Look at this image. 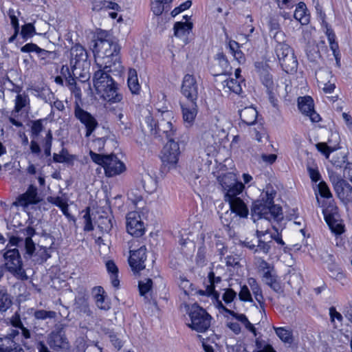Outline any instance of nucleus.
Wrapping results in <instances>:
<instances>
[{
    "label": "nucleus",
    "instance_id": "12",
    "mask_svg": "<svg viewBox=\"0 0 352 352\" xmlns=\"http://www.w3.org/2000/svg\"><path fill=\"white\" fill-rule=\"evenodd\" d=\"M126 230L132 236L139 237L144 234L145 228L140 215L135 211L130 212L126 217Z\"/></svg>",
    "mask_w": 352,
    "mask_h": 352
},
{
    "label": "nucleus",
    "instance_id": "30",
    "mask_svg": "<svg viewBox=\"0 0 352 352\" xmlns=\"http://www.w3.org/2000/svg\"><path fill=\"white\" fill-rule=\"evenodd\" d=\"M244 188V186L242 182H237L236 184L232 185L231 188L224 191L225 193V201L226 202L238 199V195L241 194Z\"/></svg>",
    "mask_w": 352,
    "mask_h": 352
},
{
    "label": "nucleus",
    "instance_id": "54",
    "mask_svg": "<svg viewBox=\"0 0 352 352\" xmlns=\"http://www.w3.org/2000/svg\"><path fill=\"white\" fill-rule=\"evenodd\" d=\"M208 278L210 282V285H208V292L209 293H215L214 284L221 281V277L215 276L214 273L211 271L209 272Z\"/></svg>",
    "mask_w": 352,
    "mask_h": 352
},
{
    "label": "nucleus",
    "instance_id": "31",
    "mask_svg": "<svg viewBox=\"0 0 352 352\" xmlns=\"http://www.w3.org/2000/svg\"><path fill=\"white\" fill-rule=\"evenodd\" d=\"M12 305L11 296L8 293L7 289L0 287V312H6Z\"/></svg>",
    "mask_w": 352,
    "mask_h": 352
},
{
    "label": "nucleus",
    "instance_id": "2",
    "mask_svg": "<svg viewBox=\"0 0 352 352\" xmlns=\"http://www.w3.org/2000/svg\"><path fill=\"white\" fill-rule=\"evenodd\" d=\"M276 191L267 189L261 193V199L255 201L252 208V217L254 221L264 219L270 221L272 219L280 221L283 219L282 208L274 204Z\"/></svg>",
    "mask_w": 352,
    "mask_h": 352
},
{
    "label": "nucleus",
    "instance_id": "22",
    "mask_svg": "<svg viewBox=\"0 0 352 352\" xmlns=\"http://www.w3.org/2000/svg\"><path fill=\"white\" fill-rule=\"evenodd\" d=\"M93 293L97 307L100 309L109 310L111 306L109 302L106 300L104 289L100 286L95 287L93 289Z\"/></svg>",
    "mask_w": 352,
    "mask_h": 352
},
{
    "label": "nucleus",
    "instance_id": "40",
    "mask_svg": "<svg viewBox=\"0 0 352 352\" xmlns=\"http://www.w3.org/2000/svg\"><path fill=\"white\" fill-rule=\"evenodd\" d=\"M38 58L43 61V64L51 63L57 57L56 53L54 51H47L40 48L38 52Z\"/></svg>",
    "mask_w": 352,
    "mask_h": 352
},
{
    "label": "nucleus",
    "instance_id": "63",
    "mask_svg": "<svg viewBox=\"0 0 352 352\" xmlns=\"http://www.w3.org/2000/svg\"><path fill=\"white\" fill-rule=\"evenodd\" d=\"M236 297V292L232 289H227L223 294V300L226 304L230 303Z\"/></svg>",
    "mask_w": 352,
    "mask_h": 352
},
{
    "label": "nucleus",
    "instance_id": "15",
    "mask_svg": "<svg viewBox=\"0 0 352 352\" xmlns=\"http://www.w3.org/2000/svg\"><path fill=\"white\" fill-rule=\"evenodd\" d=\"M179 103L184 124L186 127H190L193 124L198 112L197 101L181 100Z\"/></svg>",
    "mask_w": 352,
    "mask_h": 352
},
{
    "label": "nucleus",
    "instance_id": "1",
    "mask_svg": "<svg viewBox=\"0 0 352 352\" xmlns=\"http://www.w3.org/2000/svg\"><path fill=\"white\" fill-rule=\"evenodd\" d=\"M120 47L106 32L98 34L93 47L95 62L98 68L94 73V85L102 97L112 102H119L122 95L119 93L118 84L109 73L122 69L120 56Z\"/></svg>",
    "mask_w": 352,
    "mask_h": 352
},
{
    "label": "nucleus",
    "instance_id": "61",
    "mask_svg": "<svg viewBox=\"0 0 352 352\" xmlns=\"http://www.w3.org/2000/svg\"><path fill=\"white\" fill-rule=\"evenodd\" d=\"M294 17L302 25L308 24L309 22V16L308 14H307V12L295 11Z\"/></svg>",
    "mask_w": 352,
    "mask_h": 352
},
{
    "label": "nucleus",
    "instance_id": "44",
    "mask_svg": "<svg viewBox=\"0 0 352 352\" xmlns=\"http://www.w3.org/2000/svg\"><path fill=\"white\" fill-rule=\"evenodd\" d=\"M327 268L330 272V276L333 278L341 280L344 277L341 269L335 261L330 262L329 264L327 265Z\"/></svg>",
    "mask_w": 352,
    "mask_h": 352
},
{
    "label": "nucleus",
    "instance_id": "14",
    "mask_svg": "<svg viewBox=\"0 0 352 352\" xmlns=\"http://www.w3.org/2000/svg\"><path fill=\"white\" fill-rule=\"evenodd\" d=\"M8 320L10 325L14 328V329H17L19 331V342L26 346L27 340L32 338V334L30 330L24 326L19 312L16 311Z\"/></svg>",
    "mask_w": 352,
    "mask_h": 352
},
{
    "label": "nucleus",
    "instance_id": "24",
    "mask_svg": "<svg viewBox=\"0 0 352 352\" xmlns=\"http://www.w3.org/2000/svg\"><path fill=\"white\" fill-rule=\"evenodd\" d=\"M279 63L283 69L287 73H292L297 69L298 60L293 52L289 53L286 58L279 61Z\"/></svg>",
    "mask_w": 352,
    "mask_h": 352
},
{
    "label": "nucleus",
    "instance_id": "5",
    "mask_svg": "<svg viewBox=\"0 0 352 352\" xmlns=\"http://www.w3.org/2000/svg\"><path fill=\"white\" fill-rule=\"evenodd\" d=\"M66 325L58 323L47 336V344L55 351L67 350L69 348V342L65 336Z\"/></svg>",
    "mask_w": 352,
    "mask_h": 352
},
{
    "label": "nucleus",
    "instance_id": "27",
    "mask_svg": "<svg viewBox=\"0 0 352 352\" xmlns=\"http://www.w3.org/2000/svg\"><path fill=\"white\" fill-rule=\"evenodd\" d=\"M331 232L335 235H340L344 232V225L342 220L339 217L331 218L325 220Z\"/></svg>",
    "mask_w": 352,
    "mask_h": 352
},
{
    "label": "nucleus",
    "instance_id": "16",
    "mask_svg": "<svg viewBox=\"0 0 352 352\" xmlns=\"http://www.w3.org/2000/svg\"><path fill=\"white\" fill-rule=\"evenodd\" d=\"M103 168L105 175L109 177L120 175L126 169L124 164L113 154L108 155Z\"/></svg>",
    "mask_w": 352,
    "mask_h": 352
},
{
    "label": "nucleus",
    "instance_id": "59",
    "mask_svg": "<svg viewBox=\"0 0 352 352\" xmlns=\"http://www.w3.org/2000/svg\"><path fill=\"white\" fill-rule=\"evenodd\" d=\"M239 296L241 300L243 301H252L250 292L246 285H243L241 287V290L239 294Z\"/></svg>",
    "mask_w": 352,
    "mask_h": 352
},
{
    "label": "nucleus",
    "instance_id": "47",
    "mask_svg": "<svg viewBox=\"0 0 352 352\" xmlns=\"http://www.w3.org/2000/svg\"><path fill=\"white\" fill-rule=\"evenodd\" d=\"M113 227L112 219L109 217H100L98 221V228L101 231L109 232Z\"/></svg>",
    "mask_w": 352,
    "mask_h": 352
},
{
    "label": "nucleus",
    "instance_id": "18",
    "mask_svg": "<svg viewBox=\"0 0 352 352\" xmlns=\"http://www.w3.org/2000/svg\"><path fill=\"white\" fill-rule=\"evenodd\" d=\"M161 115L164 118L161 120H157V134L159 135L165 134L168 141L171 140V139L175 140L177 139L176 130L173 129V124L170 121L165 120V118H168L171 116V113L166 111L162 112Z\"/></svg>",
    "mask_w": 352,
    "mask_h": 352
},
{
    "label": "nucleus",
    "instance_id": "9",
    "mask_svg": "<svg viewBox=\"0 0 352 352\" xmlns=\"http://www.w3.org/2000/svg\"><path fill=\"white\" fill-rule=\"evenodd\" d=\"M19 342V331L11 329L5 336H0V352H22Z\"/></svg>",
    "mask_w": 352,
    "mask_h": 352
},
{
    "label": "nucleus",
    "instance_id": "60",
    "mask_svg": "<svg viewBox=\"0 0 352 352\" xmlns=\"http://www.w3.org/2000/svg\"><path fill=\"white\" fill-rule=\"evenodd\" d=\"M69 155L67 151L63 148L60 154L54 153L53 160L56 163H63L69 161Z\"/></svg>",
    "mask_w": 352,
    "mask_h": 352
},
{
    "label": "nucleus",
    "instance_id": "51",
    "mask_svg": "<svg viewBox=\"0 0 352 352\" xmlns=\"http://www.w3.org/2000/svg\"><path fill=\"white\" fill-rule=\"evenodd\" d=\"M306 54L308 59L314 62L320 57V54L317 46H309L306 50Z\"/></svg>",
    "mask_w": 352,
    "mask_h": 352
},
{
    "label": "nucleus",
    "instance_id": "11",
    "mask_svg": "<svg viewBox=\"0 0 352 352\" xmlns=\"http://www.w3.org/2000/svg\"><path fill=\"white\" fill-rule=\"evenodd\" d=\"M181 93L186 100H197L199 96V85L196 78L191 74H186L183 78Z\"/></svg>",
    "mask_w": 352,
    "mask_h": 352
},
{
    "label": "nucleus",
    "instance_id": "43",
    "mask_svg": "<svg viewBox=\"0 0 352 352\" xmlns=\"http://www.w3.org/2000/svg\"><path fill=\"white\" fill-rule=\"evenodd\" d=\"M56 312L54 311H47L44 309H38L34 311L33 316L36 320H44L47 318H55L56 317Z\"/></svg>",
    "mask_w": 352,
    "mask_h": 352
},
{
    "label": "nucleus",
    "instance_id": "13",
    "mask_svg": "<svg viewBox=\"0 0 352 352\" xmlns=\"http://www.w3.org/2000/svg\"><path fill=\"white\" fill-rule=\"evenodd\" d=\"M41 201V199L38 195L37 188L31 184L24 193L20 195L16 198V201L13 203V205L27 208L30 205L38 204Z\"/></svg>",
    "mask_w": 352,
    "mask_h": 352
},
{
    "label": "nucleus",
    "instance_id": "7",
    "mask_svg": "<svg viewBox=\"0 0 352 352\" xmlns=\"http://www.w3.org/2000/svg\"><path fill=\"white\" fill-rule=\"evenodd\" d=\"M179 154L178 142L173 139L168 141L162 149L161 155V160L164 167H167L168 169L175 168L179 160Z\"/></svg>",
    "mask_w": 352,
    "mask_h": 352
},
{
    "label": "nucleus",
    "instance_id": "25",
    "mask_svg": "<svg viewBox=\"0 0 352 352\" xmlns=\"http://www.w3.org/2000/svg\"><path fill=\"white\" fill-rule=\"evenodd\" d=\"M184 18L186 21L176 22L174 25L175 35L177 37L188 35L192 28V23L187 21L188 16H185Z\"/></svg>",
    "mask_w": 352,
    "mask_h": 352
},
{
    "label": "nucleus",
    "instance_id": "50",
    "mask_svg": "<svg viewBox=\"0 0 352 352\" xmlns=\"http://www.w3.org/2000/svg\"><path fill=\"white\" fill-rule=\"evenodd\" d=\"M43 129V120H37L32 122L31 133L33 138H36Z\"/></svg>",
    "mask_w": 352,
    "mask_h": 352
},
{
    "label": "nucleus",
    "instance_id": "58",
    "mask_svg": "<svg viewBox=\"0 0 352 352\" xmlns=\"http://www.w3.org/2000/svg\"><path fill=\"white\" fill-rule=\"evenodd\" d=\"M317 149L318 151H320L321 153H322L326 158H329L330 153L334 151L333 148L329 146L326 143L324 142H320L318 143L316 145Z\"/></svg>",
    "mask_w": 352,
    "mask_h": 352
},
{
    "label": "nucleus",
    "instance_id": "26",
    "mask_svg": "<svg viewBox=\"0 0 352 352\" xmlns=\"http://www.w3.org/2000/svg\"><path fill=\"white\" fill-rule=\"evenodd\" d=\"M128 87L133 94H138L140 91V85L138 82V74L135 69H130L128 73Z\"/></svg>",
    "mask_w": 352,
    "mask_h": 352
},
{
    "label": "nucleus",
    "instance_id": "8",
    "mask_svg": "<svg viewBox=\"0 0 352 352\" xmlns=\"http://www.w3.org/2000/svg\"><path fill=\"white\" fill-rule=\"evenodd\" d=\"M88 55L85 49L80 44H76L70 50L69 64L74 76H76L74 71L76 69H83L89 65L87 61Z\"/></svg>",
    "mask_w": 352,
    "mask_h": 352
},
{
    "label": "nucleus",
    "instance_id": "48",
    "mask_svg": "<svg viewBox=\"0 0 352 352\" xmlns=\"http://www.w3.org/2000/svg\"><path fill=\"white\" fill-rule=\"evenodd\" d=\"M268 239L265 238L263 240H258V245L256 247L255 252H261L263 254H268L271 249V241H267Z\"/></svg>",
    "mask_w": 352,
    "mask_h": 352
},
{
    "label": "nucleus",
    "instance_id": "23",
    "mask_svg": "<svg viewBox=\"0 0 352 352\" xmlns=\"http://www.w3.org/2000/svg\"><path fill=\"white\" fill-rule=\"evenodd\" d=\"M240 118L243 123L250 126L255 124L258 112L255 108L252 107H248L244 108L240 111Z\"/></svg>",
    "mask_w": 352,
    "mask_h": 352
},
{
    "label": "nucleus",
    "instance_id": "56",
    "mask_svg": "<svg viewBox=\"0 0 352 352\" xmlns=\"http://www.w3.org/2000/svg\"><path fill=\"white\" fill-rule=\"evenodd\" d=\"M318 188L319 193L321 197L327 198V199L332 197V194H331L327 184L324 182H323V181L320 182L318 185Z\"/></svg>",
    "mask_w": 352,
    "mask_h": 352
},
{
    "label": "nucleus",
    "instance_id": "34",
    "mask_svg": "<svg viewBox=\"0 0 352 352\" xmlns=\"http://www.w3.org/2000/svg\"><path fill=\"white\" fill-rule=\"evenodd\" d=\"M108 272L111 274V284L114 287H118L120 281L118 278V269L113 261H108L106 263Z\"/></svg>",
    "mask_w": 352,
    "mask_h": 352
},
{
    "label": "nucleus",
    "instance_id": "39",
    "mask_svg": "<svg viewBox=\"0 0 352 352\" xmlns=\"http://www.w3.org/2000/svg\"><path fill=\"white\" fill-rule=\"evenodd\" d=\"M346 160V155L345 153H340L333 155L330 162L336 168H343L344 169L346 164L348 163Z\"/></svg>",
    "mask_w": 352,
    "mask_h": 352
},
{
    "label": "nucleus",
    "instance_id": "64",
    "mask_svg": "<svg viewBox=\"0 0 352 352\" xmlns=\"http://www.w3.org/2000/svg\"><path fill=\"white\" fill-rule=\"evenodd\" d=\"M307 171L312 182H317L320 179L321 176L317 168L307 166Z\"/></svg>",
    "mask_w": 352,
    "mask_h": 352
},
{
    "label": "nucleus",
    "instance_id": "53",
    "mask_svg": "<svg viewBox=\"0 0 352 352\" xmlns=\"http://www.w3.org/2000/svg\"><path fill=\"white\" fill-rule=\"evenodd\" d=\"M89 155L94 162L102 167H104L106 162V158L108 157V155L98 154L92 151H90Z\"/></svg>",
    "mask_w": 352,
    "mask_h": 352
},
{
    "label": "nucleus",
    "instance_id": "35",
    "mask_svg": "<svg viewBox=\"0 0 352 352\" xmlns=\"http://www.w3.org/2000/svg\"><path fill=\"white\" fill-rule=\"evenodd\" d=\"M292 52L291 47L285 43L277 42L275 45V52L279 61L286 58Z\"/></svg>",
    "mask_w": 352,
    "mask_h": 352
},
{
    "label": "nucleus",
    "instance_id": "10",
    "mask_svg": "<svg viewBox=\"0 0 352 352\" xmlns=\"http://www.w3.org/2000/svg\"><path fill=\"white\" fill-rule=\"evenodd\" d=\"M74 116L85 126L86 137H89L98 126L96 119L77 103L74 107Z\"/></svg>",
    "mask_w": 352,
    "mask_h": 352
},
{
    "label": "nucleus",
    "instance_id": "29",
    "mask_svg": "<svg viewBox=\"0 0 352 352\" xmlns=\"http://www.w3.org/2000/svg\"><path fill=\"white\" fill-rule=\"evenodd\" d=\"M61 74L65 76L66 74H68V76L65 77L67 86L69 87L70 91L74 94L76 96H79L80 94V89L78 87H77L76 78L72 76L68 67L63 66L61 69Z\"/></svg>",
    "mask_w": 352,
    "mask_h": 352
},
{
    "label": "nucleus",
    "instance_id": "33",
    "mask_svg": "<svg viewBox=\"0 0 352 352\" xmlns=\"http://www.w3.org/2000/svg\"><path fill=\"white\" fill-rule=\"evenodd\" d=\"M260 76L263 84L267 88V94L271 95L274 87L272 74L267 69H263L260 71Z\"/></svg>",
    "mask_w": 352,
    "mask_h": 352
},
{
    "label": "nucleus",
    "instance_id": "37",
    "mask_svg": "<svg viewBox=\"0 0 352 352\" xmlns=\"http://www.w3.org/2000/svg\"><path fill=\"white\" fill-rule=\"evenodd\" d=\"M323 214L325 220L340 217L338 208L333 201L329 202L328 206L323 210Z\"/></svg>",
    "mask_w": 352,
    "mask_h": 352
},
{
    "label": "nucleus",
    "instance_id": "57",
    "mask_svg": "<svg viewBox=\"0 0 352 352\" xmlns=\"http://www.w3.org/2000/svg\"><path fill=\"white\" fill-rule=\"evenodd\" d=\"M83 219L85 220V231H91L94 230V226L92 224L91 218L90 216V208L88 207L85 210V214L83 215Z\"/></svg>",
    "mask_w": 352,
    "mask_h": 352
},
{
    "label": "nucleus",
    "instance_id": "55",
    "mask_svg": "<svg viewBox=\"0 0 352 352\" xmlns=\"http://www.w3.org/2000/svg\"><path fill=\"white\" fill-rule=\"evenodd\" d=\"M195 262L197 265L203 267L206 265V251L204 248H199L195 257Z\"/></svg>",
    "mask_w": 352,
    "mask_h": 352
},
{
    "label": "nucleus",
    "instance_id": "45",
    "mask_svg": "<svg viewBox=\"0 0 352 352\" xmlns=\"http://www.w3.org/2000/svg\"><path fill=\"white\" fill-rule=\"evenodd\" d=\"M29 104L28 96L24 94H18L15 99V107L14 111L16 113L21 111L24 107Z\"/></svg>",
    "mask_w": 352,
    "mask_h": 352
},
{
    "label": "nucleus",
    "instance_id": "46",
    "mask_svg": "<svg viewBox=\"0 0 352 352\" xmlns=\"http://www.w3.org/2000/svg\"><path fill=\"white\" fill-rule=\"evenodd\" d=\"M52 133L51 130H49L42 142V145L44 148V154L46 157L51 155V148L52 144Z\"/></svg>",
    "mask_w": 352,
    "mask_h": 352
},
{
    "label": "nucleus",
    "instance_id": "52",
    "mask_svg": "<svg viewBox=\"0 0 352 352\" xmlns=\"http://www.w3.org/2000/svg\"><path fill=\"white\" fill-rule=\"evenodd\" d=\"M253 294L254 295V298L256 301L259 303L261 307L263 309L264 308V302H263V296L262 294V291L261 287L258 284H254L252 286L251 288Z\"/></svg>",
    "mask_w": 352,
    "mask_h": 352
},
{
    "label": "nucleus",
    "instance_id": "4",
    "mask_svg": "<svg viewBox=\"0 0 352 352\" xmlns=\"http://www.w3.org/2000/svg\"><path fill=\"white\" fill-rule=\"evenodd\" d=\"M189 316L191 320L189 326L198 332H205L210 326L211 316L199 305H192Z\"/></svg>",
    "mask_w": 352,
    "mask_h": 352
},
{
    "label": "nucleus",
    "instance_id": "49",
    "mask_svg": "<svg viewBox=\"0 0 352 352\" xmlns=\"http://www.w3.org/2000/svg\"><path fill=\"white\" fill-rule=\"evenodd\" d=\"M328 173L330 182H331L333 187V190L337 187H339V186L342 185V184H344V182H346L342 178L341 175L334 173L333 171L329 170Z\"/></svg>",
    "mask_w": 352,
    "mask_h": 352
},
{
    "label": "nucleus",
    "instance_id": "28",
    "mask_svg": "<svg viewBox=\"0 0 352 352\" xmlns=\"http://www.w3.org/2000/svg\"><path fill=\"white\" fill-rule=\"evenodd\" d=\"M138 287L140 296H143L148 302L150 300L149 297L152 293L153 280L151 278L140 280Z\"/></svg>",
    "mask_w": 352,
    "mask_h": 352
},
{
    "label": "nucleus",
    "instance_id": "6",
    "mask_svg": "<svg viewBox=\"0 0 352 352\" xmlns=\"http://www.w3.org/2000/svg\"><path fill=\"white\" fill-rule=\"evenodd\" d=\"M6 265L9 272L21 279H26L27 276L22 267V261L16 248L9 250L4 254Z\"/></svg>",
    "mask_w": 352,
    "mask_h": 352
},
{
    "label": "nucleus",
    "instance_id": "32",
    "mask_svg": "<svg viewBox=\"0 0 352 352\" xmlns=\"http://www.w3.org/2000/svg\"><path fill=\"white\" fill-rule=\"evenodd\" d=\"M241 80L230 78L223 81V87H228L230 91L241 95L243 92L242 83Z\"/></svg>",
    "mask_w": 352,
    "mask_h": 352
},
{
    "label": "nucleus",
    "instance_id": "62",
    "mask_svg": "<svg viewBox=\"0 0 352 352\" xmlns=\"http://www.w3.org/2000/svg\"><path fill=\"white\" fill-rule=\"evenodd\" d=\"M35 29L32 23H27L22 26L21 35L23 38H28L32 36Z\"/></svg>",
    "mask_w": 352,
    "mask_h": 352
},
{
    "label": "nucleus",
    "instance_id": "3",
    "mask_svg": "<svg viewBox=\"0 0 352 352\" xmlns=\"http://www.w3.org/2000/svg\"><path fill=\"white\" fill-rule=\"evenodd\" d=\"M35 230L28 226L18 231L16 236H12L10 238V243L12 245L24 248L25 254L29 256H33L34 253L35 261L38 263L45 262L50 256L49 249L45 247L35 248V243L32 237L35 234Z\"/></svg>",
    "mask_w": 352,
    "mask_h": 352
},
{
    "label": "nucleus",
    "instance_id": "41",
    "mask_svg": "<svg viewBox=\"0 0 352 352\" xmlns=\"http://www.w3.org/2000/svg\"><path fill=\"white\" fill-rule=\"evenodd\" d=\"M116 116L119 122L120 129L122 130V133H125L126 135H129L131 133V124L128 121L127 116L124 115L122 112H119Z\"/></svg>",
    "mask_w": 352,
    "mask_h": 352
},
{
    "label": "nucleus",
    "instance_id": "21",
    "mask_svg": "<svg viewBox=\"0 0 352 352\" xmlns=\"http://www.w3.org/2000/svg\"><path fill=\"white\" fill-rule=\"evenodd\" d=\"M228 203L229 204L232 212L235 213L236 215L242 218L248 217L249 213L248 208L241 198L234 199V200L228 201Z\"/></svg>",
    "mask_w": 352,
    "mask_h": 352
},
{
    "label": "nucleus",
    "instance_id": "19",
    "mask_svg": "<svg viewBox=\"0 0 352 352\" xmlns=\"http://www.w3.org/2000/svg\"><path fill=\"white\" fill-rule=\"evenodd\" d=\"M298 107L299 110L303 114L309 116L312 122H318L320 120L319 114L314 111V100L311 97H299Z\"/></svg>",
    "mask_w": 352,
    "mask_h": 352
},
{
    "label": "nucleus",
    "instance_id": "20",
    "mask_svg": "<svg viewBox=\"0 0 352 352\" xmlns=\"http://www.w3.org/2000/svg\"><path fill=\"white\" fill-rule=\"evenodd\" d=\"M334 191L337 197L344 206L352 204V186L347 182L335 188Z\"/></svg>",
    "mask_w": 352,
    "mask_h": 352
},
{
    "label": "nucleus",
    "instance_id": "17",
    "mask_svg": "<svg viewBox=\"0 0 352 352\" xmlns=\"http://www.w3.org/2000/svg\"><path fill=\"white\" fill-rule=\"evenodd\" d=\"M146 254V248L145 245L141 246L137 250L130 251L129 263L133 272H138L145 268Z\"/></svg>",
    "mask_w": 352,
    "mask_h": 352
},
{
    "label": "nucleus",
    "instance_id": "42",
    "mask_svg": "<svg viewBox=\"0 0 352 352\" xmlns=\"http://www.w3.org/2000/svg\"><path fill=\"white\" fill-rule=\"evenodd\" d=\"M275 332L278 337L284 342L292 343L293 341L292 334L290 331L284 327L274 328Z\"/></svg>",
    "mask_w": 352,
    "mask_h": 352
},
{
    "label": "nucleus",
    "instance_id": "38",
    "mask_svg": "<svg viewBox=\"0 0 352 352\" xmlns=\"http://www.w3.org/2000/svg\"><path fill=\"white\" fill-rule=\"evenodd\" d=\"M255 346L256 349L253 352H276L272 345L260 338H256Z\"/></svg>",
    "mask_w": 352,
    "mask_h": 352
},
{
    "label": "nucleus",
    "instance_id": "36",
    "mask_svg": "<svg viewBox=\"0 0 352 352\" xmlns=\"http://www.w3.org/2000/svg\"><path fill=\"white\" fill-rule=\"evenodd\" d=\"M219 181L223 191L229 189L238 182L236 176L230 173L220 177Z\"/></svg>",
    "mask_w": 352,
    "mask_h": 352
}]
</instances>
